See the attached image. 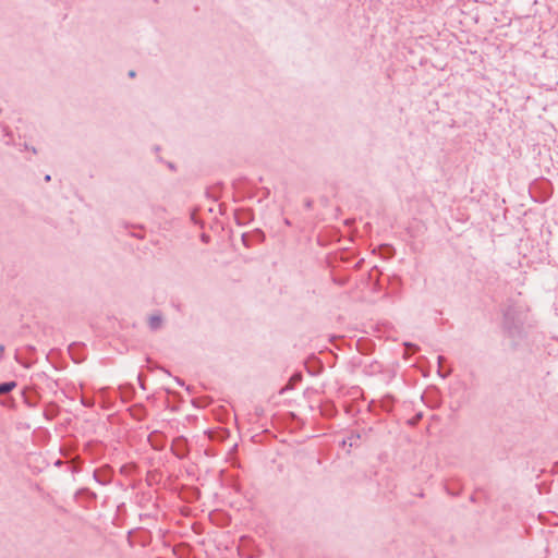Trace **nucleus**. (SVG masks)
Here are the masks:
<instances>
[{"label": "nucleus", "mask_w": 558, "mask_h": 558, "mask_svg": "<svg viewBox=\"0 0 558 558\" xmlns=\"http://www.w3.org/2000/svg\"><path fill=\"white\" fill-rule=\"evenodd\" d=\"M525 317L523 313L514 305H508L504 311L502 329L507 337L513 340L517 345L519 341L525 338L524 330Z\"/></svg>", "instance_id": "obj_1"}, {"label": "nucleus", "mask_w": 558, "mask_h": 558, "mask_svg": "<svg viewBox=\"0 0 558 558\" xmlns=\"http://www.w3.org/2000/svg\"><path fill=\"white\" fill-rule=\"evenodd\" d=\"M97 498V494L87 487H82L74 494V500L80 502L81 507L85 509H90L92 505L96 502Z\"/></svg>", "instance_id": "obj_2"}, {"label": "nucleus", "mask_w": 558, "mask_h": 558, "mask_svg": "<svg viewBox=\"0 0 558 558\" xmlns=\"http://www.w3.org/2000/svg\"><path fill=\"white\" fill-rule=\"evenodd\" d=\"M170 450L178 459L187 458L190 452L187 439L184 436L175 437L171 442Z\"/></svg>", "instance_id": "obj_3"}, {"label": "nucleus", "mask_w": 558, "mask_h": 558, "mask_svg": "<svg viewBox=\"0 0 558 558\" xmlns=\"http://www.w3.org/2000/svg\"><path fill=\"white\" fill-rule=\"evenodd\" d=\"M94 480L100 485H108L113 477V469L109 464L95 469L93 473Z\"/></svg>", "instance_id": "obj_4"}, {"label": "nucleus", "mask_w": 558, "mask_h": 558, "mask_svg": "<svg viewBox=\"0 0 558 558\" xmlns=\"http://www.w3.org/2000/svg\"><path fill=\"white\" fill-rule=\"evenodd\" d=\"M68 352L74 363H82L86 359V347L84 343H71L68 348Z\"/></svg>", "instance_id": "obj_5"}, {"label": "nucleus", "mask_w": 558, "mask_h": 558, "mask_svg": "<svg viewBox=\"0 0 558 558\" xmlns=\"http://www.w3.org/2000/svg\"><path fill=\"white\" fill-rule=\"evenodd\" d=\"M234 220L238 226H246L254 220V211L251 208H236Z\"/></svg>", "instance_id": "obj_6"}, {"label": "nucleus", "mask_w": 558, "mask_h": 558, "mask_svg": "<svg viewBox=\"0 0 558 558\" xmlns=\"http://www.w3.org/2000/svg\"><path fill=\"white\" fill-rule=\"evenodd\" d=\"M22 398H23L24 403L28 408H35L39 403L41 396L34 388L25 387L22 390Z\"/></svg>", "instance_id": "obj_7"}, {"label": "nucleus", "mask_w": 558, "mask_h": 558, "mask_svg": "<svg viewBox=\"0 0 558 558\" xmlns=\"http://www.w3.org/2000/svg\"><path fill=\"white\" fill-rule=\"evenodd\" d=\"M147 441L149 442L153 449L161 451L166 447L167 437L163 433L159 430H154L148 435Z\"/></svg>", "instance_id": "obj_8"}, {"label": "nucleus", "mask_w": 558, "mask_h": 558, "mask_svg": "<svg viewBox=\"0 0 558 558\" xmlns=\"http://www.w3.org/2000/svg\"><path fill=\"white\" fill-rule=\"evenodd\" d=\"M266 239V235L263 230L255 229L252 232H244L241 236L242 243L245 247H251L253 241L257 242H264Z\"/></svg>", "instance_id": "obj_9"}, {"label": "nucleus", "mask_w": 558, "mask_h": 558, "mask_svg": "<svg viewBox=\"0 0 558 558\" xmlns=\"http://www.w3.org/2000/svg\"><path fill=\"white\" fill-rule=\"evenodd\" d=\"M356 350L364 355H368L375 350V342L368 338H360L355 343Z\"/></svg>", "instance_id": "obj_10"}, {"label": "nucleus", "mask_w": 558, "mask_h": 558, "mask_svg": "<svg viewBox=\"0 0 558 558\" xmlns=\"http://www.w3.org/2000/svg\"><path fill=\"white\" fill-rule=\"evenodd\" d=\"M130 415L136 421H143L147 416L146 408L142 403H136L129 408Z\"/></svg>", "instance_id": "obj_11"}, {"label": "nucleus", "mask_w": 558, "mask_h": 558, "mask_svg": "<svg viewBox=\"0 0 558 558\" xmlns=\"http://www.w3.org/2000/svg\"><path fill=\"white\" fill-rule=\"evenodd\" d=\"M120 396L123 402L131 401L135 396V388L131 384L120 386Z\"/></svg>", "instance_id": "obj_12"}, {"label": "nucleus", "mask_w": 558, "mask_h": 558, "mask_svg": "<svg viewBox=\"0 0 558 558\" xmlns=\"http://www.w3.org/2000/svg\"><path fill=\"white\" fill-rule=\"evenodd\" d=\"M320 413L325 417H333L337 415L338 410L332 401L327 400L320 405Z\"/></svg>", "instance_id": "obj_13"}, {"label": "nucleus", "mask_w": 558, "mask_h": 558, "mask_svg": "<svg viewBox=\"0 0 558 558\" xmlns=\"http://www.w3.org/2000/svg\"><path fill=\"white\" fill-rule=\"evenodd\" d=\"M59 414V405L54 402H50L48 403L46 407H45V410H44V416L47 418V420H53L58 416Z\"/></svg>", "instance_id": "obj_14"}, {"label": "nucleus", "mask_w": 558, "mask_h": 558, "mask_svg": "<svg viewBox=\"0 0 558 558\" xmlns=\"http://www.w3.org/2000/svg\"><path fill=\"white\" fill-rule=\"evenodd\" d=\"M302 378H303L302 373H300V372L294 373L290 377L289 384L280 390V393H283L286 390L293 389L296 384L302 381Z\"/></svg>", "instance_id": "obj_15"}, {"label": "nucleus", "mask_w": 558, "mask_h": 558, "mask_svg": "<svg viewBox=\"0 0 558 558\" xmlns=\"http://www.w3.org/2000/svg\"><path fill=\"white\" fill-rule=\"evenodd\" d=\"M16 386L17 383L15 380L0 383V396L11 392L16 388Z\"/></svg>", "instance_id": "obj_16"}, {"label": "nucleus", "mask_w": 558, "mask_h": 558, "mask_svg": "<svg viewBox=\"0 0 558 558\" xmlns=\"http://www.w3.org/2000/svg\"><path fill=\"white\" fill-rule=\"evenodd\" d=\"M446 361L445 356L438 355L437 362H438V369L437 374L441 378H447L451 374V369H444L442 363Z\"/></svg>", "instance_id": "obj_17"}, {"label": "nucleus", "mask_w": 558, "mask_h": 558, "mask_svg": "<svg viewBox=\"0 0 558 558\" xmlns=\"http://www.w3.org/2000/svg\"><path fill=\"white\" fill-rule=\"evenodd\" d=\"M162 325V317L160 315H151L148 320V326L151 330H158Z\"/></svg>", "instance_id": "obj_18"}, {"label": "nucleus", "mask_w": 558, "mask_h": 558, "mask_svg": "<svg viewBox=\"0 0 558 558\" xmlns=\"http://www.w3.org/2000/svg\"><path fill=\"white\" fill-rule=\"evenodd\" d=\"M360 439L361 435L359 433L351 432L350 436L347 439H343L342 446H345L348 441L350 447L356 446Z\"/></svg>", "instance_id": "obj_19"}, {"label": "nucleus", "mask_w": 558, "mask_h": 558, "mask_svg": "<svg viewBox=\"0 0 558 558\" xmlns=\"http://www.w3.org/2000/svg\"><path fill=\"white\" fill-rule=\"evenodd\" d=\"M404 357H408L414 353H416L420 350V347L417 344L405 342L404 343Z\"/></svg>", "instance_id": "obj_20"}, {"label": "nucleus", "mask_w": 558, "mask_h": 558, "mask_svg": "<svg viewBox=\"0 0 558 558\" xmlns=\"http://www.w3.org/2000/svg\"><path fill=\"white\" fill-rule=\"evenodd\" d=\"M81 403L85 408H93L95 405V400L92 397H82L81 398Z\"/></svg>", "instance_id": "obj_21"}, {"label": "nucleus", "mask_w": 558, "mask_h": 558, "mask_svg": "<svg viewBox=\"0 0 558 558\" xmlns=\"http://www.w3.org/2000/svg\"><path fill=\"white\" fill-rule=\"evenodd\" d=\"M137 379H138L140 387L142 389L146 390V385H145L146 377H145V375L140 373L138 376H137Z\"/></svg>", "instance_id": "obj_22"}, {"label": "nucleus", "mask_w": 558, "mask_h": 558, "mask_svg": "<svg viewBox=\"0 0 558 558\" xmlns=\"http://www.w3.org/2000/svg\"><path fill=\"white\" fill-rule=\"evenodd\" d=\"M15 360L17 361V363H20L22 366L26 368H29L32 366V362H25L21 360L17 355H15Z\"/></svg>", "instance_id": "obj_23"}, {"label": "nucleus", "mask_w": 558, "mask_h": 558, "mask_svg": "<svg viewBox=\"0 0 558 558\" xmlns=\"http://www.w3.org/2000/svg\"><path fill=\"white\" fill-rule=\"evenodd\" d=\"M551 474H558V461L554 462L550 470Z\"/></svg>", "instance_id": "obj_24"}, {"label": "nucleus", "mask_w": 558, "mask_h": 558, "mask_svg": "<svg viewBox=\"0 0 558 558\" xmlns=\"http://www.w3.org/2000/svg\"><path fill=\"white\" fill-rule=\"evenodd\" d=\"M421 418H422V414H417L416 416H414V417L410 421V424L414 425V424H416Z\"/></svg>", "instance_id": "obj_25"}, {"label": "nucleus", "mask_w": 558, "mask_h": 558, "mask_svg": "<svg viewBox=\"0 0 558 558\" xmlns=\"http://www.w3.org/2000/svg\"><path fill=\"white\" fill-rule=\"evenodd\" d=\"M447 489V493L451 496H459L460 495V490L456 492V490H451L450 488L446 487Z\"/></svg>", "instance_id": "obj_26"}, {"label": "nucleus", "mask_w": 558, "mask_h": 558, "mask_svg": "<svg viewBox=\"0 0 558 558\" xmlns=\"http://www.w3.org/2000/svg\"><path fill=\"white\" fill-rule=\"evenodd\" d=\"M304 205L305 208L311 209L313 207V201L308 198L305 201Z\"/></svg>", "instance_id": "obj_27"}, {"label": "nucleus", "mask_w": 558, "mask_h": 558, "mask_svg": "<svg viewBox=\"0 0 558 558\" xmlns=\"http://www.w3.org/2000/svg\"><path fill=\"white\" fill-rule=\"evenodd\" d=\"M363 263H364V259H363V258H362V259H360V260L354 265V269H356V270L361 269V267H362Z\"/></svg>", "instance_id": "obj_28"}, {"label": "nucleus", "mask_w": 558, "mask_h": 558, "mask_svg": "<svg viewBox=\"0 0 558 558\" xmlns=\"http://www.w3.org/2000/svg\"><path fill=\"white\" fill-rule=\"evenodd\" d=\"M1 403H2V405L14 407V400L13 399H10V402H8V403L5 401H2Z\"/></svg>", "instance_id": "obj_29"}, {"label": "nucleus", "mask_w": 558, "mask_h": 558, "mask_svg": "<svg viewBox=\"0 0 558 558\" xmlns=\"http://www.w3.org/2000/svg\"><path fill=\"white\" fill-rule=\"evenodd\" d=\"M128 75L129 77L134 78L136 76V72L134 70H130Z\"/></svg>", "instance_id": "obj_30"}, {"label": "nucleus", "mask_w": 558, "mask_h": 558, "mask_svg": "<svg viewBox=\"0 0 558 558\" xmlns=\"http://www.w3.org/2000/svg\"><path fill=\"white\" fill-rule=\"evenodd\" d=\"M26 349H27V351H28V352H31V353H35V352H36V349H35V347H33V345H27V347H26Z\"/></svg>", "instance_id": "obj_31"}, {"label": "nucleus", "mask_w": 558, "mask_h": 558, "mask_svg": "<svg viewBox=\"0 0 558 558\" xmlns=\"http://www.w3.org/2000/svg\"><path fill=\"white\" fill-rule=\"evenodd\" d=\"M3 352H4V345L3 344H0V360L2 359L3 356Z\"/></svg>", "instance_id": "obj_32"}, {"label": "nucleus", "mask_w": 558, "mask_h": 558, "mask_svg": "<svg viewBox=\"0 0 558 558\" xmlns=\"http://www.w3.org/2000/svg\"><path fill=\"white\" fill-rule=\"evenodd\" d=\"M307 372L311 374V375H317L319 374V371H312L310 368H307Z\"/></svg>", "instance_id": "obj_33"}, {"label": "nucleus", "mask_w": 558, "mask_h": 558, "mask_svg": "<svg viewBox=\"0 0 558 558\" xmlns=\"http://www.w3.org/2000/svg\"><path fill=\"white\" fill-rule=\"evenodd\" d=\"M175 380L180 386H184V381L181 378L177 377Z\"/></svg>", "instance_id": "obj_34"}, {"label": "nucleus", "mask_w": 558, "mask_h": 558, "mask_svg": "<svg viewBox=\"0 0 558 558\" xmlns=\"http://www.w3.org/2000/svg\"><path fill=\"white\" fill-rule=\"evenodd\" d=\"M470 501L471 502H476L477 501L475 495H471L470 496Z\"/></svg>", "instance_id": "obj_35"}, {"label": "nucleus", "mask_w": 558, "mask_h": 558, "mask_svg": "<svg viewBox=\"0 0 558 558\" xmlns=\"http://www.w3.org/2000/svg\"><path fill=\"white\" fill-rule=\"evenodd\" d=\"M45 181L46 182H50L51 181V177L49 174L45 175Z\"/></svg>", "instance_id": "obj_36"}, {"label": "nucleus", "mask_w": 558, "mask_h": 558, "mask_svg": "<svg viewBox=\"0 0 558 558\" xmlns=\"http://www.w3.org/2000/svg\"><path fill=\"white\" fill-rule=\"evenodd\" d=\"M283 221H284V225H287V226H291V221H290L288 218H284V220H283Z\"/></svg>", "instance_id": "obj_37"}, {"label": "nucleus", "mask_w": 558, "mask_h": 558, "mask_svg": "<svg viewBox=\"0 0 558 558\" xmlns=\"http://www.w3.org/2000/svg\"><path fill=\"white\" fill-rule=\"evenodd\" d=\"M202 240H203V241H207V240H208V236H207L206 234H203V235H202Z\"/></svg>", "instance_id": "obj_38"}, {"label": "nucleus", "mask_w": 558, "mask_h": 558, "mask_svg": "<svg viewBox=\"0 0 558 558\" xmlns=\"http://www.w3.org/2000/svg\"><path fill=\"white\" fill-rule=\"evenodd\" d=\"M339 284H344L345 283V280H339L338 281Z\"/></svg>", "instance_id": "obj_39"}, {"label": "nucleus", "mask_w": 558, "mask_h": 558, "mask_svg": "<svg viewBox=\"0 0 558 558\" xmlns=\"http://www.w3.org/2000/svg\"><path fill=\"white\" fill-rule=\"evenodd\" d=\"M374 404V401H371L368 409L371 410L372 405Z\"/></svg>", "instance_id": "obj_40"}, {"label": "nucleus", "mask_w": 558, "mask_h": 558, "mask_svg": "<svg viewBox=\"0 0 558 558\" xmlns=\"http://www.w3.org/2000/svg\"><path fill=\"white\" fill-rule=\"evenodd\" d=\"M169 167H170L171 169H174L173 163H169Z\"/></svg>", "instance_id": "obj_41"}, {"label": "nucleus", "mask_w": 558, "mask_h": 558, "mask_svg": "<svg viewBox=\"0 0 558 558\" xmlns=\"http://www.w3.org/2000/svg\"><path fill=\"white\" fill-rule=\"evenodd\" d=\"M388 399H389V402L392 403L393 398L389 397Z\"/></svg>", "instance_id": "obj_42"}]
</instances>
